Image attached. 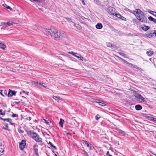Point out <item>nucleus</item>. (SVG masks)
I'll list each match as a JSON object with an SVG mask.
<instances>
[{"instance_id": "23", "label": "nucleus", "mask_w": 156, "mask_h": 156, "mask_svg": "<svg viewBox=\"0 0 156 156\" xmlns=\"http://www.w3.org/2000/svg\"><path fill=\"white\" fill-rule=\"evenodd\" d=\"M0 91H1L0 93L2 96H5L4 94H6V90H0Z\"/></svg>"}, {"instance_id": "8", "label": "nucleus", "mask_w": 156, "mask_h": 156, "mask_svg": "<svg viewBox=\"0 0 156 156\" xmlns=\"http://www.w3.org/2000/svg\"><path fill=\"white\" fill-rule=\"evenodd\" d=\"M15 23L14 22L10 23L9 22L7 23L2 22V25L4 27H7L10 26L11 25L14 24Z\"/></svg>"}, {"instance_id": "7", "label": "nucleus", "mask_w": 156, "mask_h": 156, "mask_svg": "<svg viewBox=\"0 0 156 156\" xmlns=\"http://www.w3.org/2000/svg\"><path fill=\"white\" fill-rule=\"evenodd\" d=\"M26 144V141L25 140H22L21 141L19 145V147L21 150H23Z\"/></svg>"}, {"instance_id": "26", "label": "nucleus", "mask_w": 156, "mask_h": 156, "mask_svg": "<svg viewBox=\"0 0 156 156\" xmlns=\"http://www.w3.org/2000/svg\"><path fill=\"white\" fill-rule=\"evenodd\" d=\"M3 120L4 121H7L9 122H10V121H11V119L9 118L4 119H3Z\"/></svg>"}, {"instance_id": "9", "label": "nucleus", "mask_w": 156, "mask_h": 156, "mask_svg": "<svg viewBox=\"0 0 156 156\" xmlns=\"http://www.w3.org/2000/svg\"><path fill=\"white\" fill-rule=\"evenodd\" d=\"M114 16L122 20L125 21L126 20V19L125 18L122 16L120 14H119V13H117L116 12V13L114 15Z\"/></svg>"}, {"instance_id": "60", "label": "nucleus", "mask_w": 156, "mask_h": 156, "mask_svg": "<svg viewBox=\"0 0 156 156\" xmlns=\"http://www.w3.org/2000/svg\"><path fill=\"white\" fill-rule=\"evenodd\" d=\"M155 23H156V19H155L154 21H153Z\"/></svg>"}, {"instance_id": "36", "label": "nucleus", "mask_w": 156, "mask_h": 156, "mask_svg": "<svg viewBox=\"0 0 156 156\" xmlns=\"http://www.w3.org/2000/svg\"><path fill=\"white\" fill-rule=\"evenodd\" d=\"M100 117V115H98L97 116H95V119L96 120H98L99 119Z\"/></svg>"}, {"instance_id": "4", "label": "nucleus", "mask_w": 156, "mask_h": 156, "mask_svg": "<svg viewBox=\"0 0 156 156\" xmlns=\"http://www.w3.org/2000/svg\"><path fill=\"white\" fill-rule=\"evenodd\" d=\"M115 8L112 7H109L107 9L108 13L114 16L116 12H115Z\"/></svg>"}, {"instance_id": "54", "label": "nucleus", "mask_w": 156, "mask_h": 156, "mask_svg": "<svg viewBox=\"0 0 156 156\" xmlns=\"http://www.w3.org/2000/svg\"><path fill=\"white\" fill-rule=\"evenodd\" d=\"M143 116H144V117H145L146 118V116H147V115H146V114H143Z\"/></svg>"}, {"instance_id": "31", "label": "nucleus", "mask_w": 156, "mask_h": 156, "mask_svg": "<svg viewBox=\"0 0 156 156\" xmlns=\"http://www.w3.org/2000/svg\"><path fill=\"white\" fill-rule=\"evenodd\" d=\"M119 54L123 57L124 58L126 57V55L125 54L121 52H119Z\"/></svg>"}, {"instance_id": "35", "label": "nucleus", "mask_w": 156, "mask_h": 156, "mask_svg": "<svg viewBox=\"0 0 156 156\" xmlns=\"http://www.w3.org/2000/svg\"><path fill=\"white\" fill-rule=\"evenodd\" d=\"M131 68H134L136 69H138L139 68L138 67L136 66L135 65H133V66H132Z\"/></svg>"}, {"instance_id": "32", "label": "nucleus", "mask_w": 156, "mask_h": 156, "mask_svg": "<svg viewBox=\"0 0 156 156\" xmlns=\"http://www.w3.org/2000/svg\"><path fill=\"white\" fill-rule=\"evenodd\" d=\"M112 44L110 43H107L106 44V45L107 46V47H111V46H112Z\"/></svg>"}, {"instance_id": "29", "label": "nucleus", "mask_w": 156, "mask_h": 156, "mask_svg": "<svg viewBox=\"0 0 156 156\" xmlns=\"http://www.w3.org/2000/svg\"><path fill=\"white\" fill-rule=\"evenodd\" d=\"M148 19L149 20L152 21H154L155 20V19L153 18L152 17L150 16L148 17Z\"/></svg>"}, {"instance_id": "47", "label": "nucleus", "mask_w": 156, "mask_h": 156, "mask_svg": "<svg viewBox=\"0 0 156 156\" xmlns=\"http://www.w3.org/2000/svg\"><path fill=\"white\" fill-rule=\"evenodd\" d=\"M31 117H28L27 118V120H31Z\"/></svg>"}, {"instance_id": "45", "label": "nucleus", "mask_w": 156, "mask_h": 156, "mask_svg": "<svg viewBox=\"0 0 156 156\" xmlns=\"http://www.w3.org/2000/svg\"><path fill=\"white\" fill-rule=\"evenodd\" d=\"M80 59L81 61H83V57H82L81 56H80Z\"/></svg>"}, {"instance_id": "52", "label": "nucleus", "mask_w": 156, "mask_h": 156, "mask_svg": "<svg viewBox=\"0 0 156 156\" xmlns=\"http://www.w3.org/2000/svg\"><path fill=\"white\" fill-rule=\"evenodd\" d=\"M153 13H154V14H152V15L156 17V12H154Z\"/></svg>"}, {"instance_id": "30", "label": "nucleus", "mask_w": 156, "mask_h": 156, "mask_svg": "<svg viewBox=\"0 0 156 156\" xmlns=\"http://www.w3.org/2000/svg\"><path fill=\"white\" fill-rule=\"evenodd\" d=\"M3 5L4 7H5L7 9H10V10H12V9L10 7H9V6H8L6 4H4Z\"/></svg>"}, {"instance_id": "25", "label": "nucleus", "mask_w": 156, "mask_h": 156, "mask_svg": "<svg viewBox=\"0 0 156 156\" xmlns=\"http://www.w3.org/2000/svg\"><path fill=\"white\" fill-rule=\"evenodd\" d=\"M65 18L67 20V21L69 22H71L73 23H74V22H73V21H72L71 20H72V19L71 18H68V17H65Z\"/></svg>"}, {"instance_id": "18", "label": "nucleus", "mask_w": 156, "mask_h": 156, "mask_svg": "<svg viewBox=\"0 0 156 156\" xmlns=\"http://www.w3.org/2000/svg\"><path fill=\"white\" fill-rule=\"evenodd\" d=\"M64 122V120L62 119H60V121L59 122V125L62 127H63V124Z\"/></svg>"}, {"instance_id": "20", "label": "nucleus", "mask_w": 156, "mask_h": 156, "mask_svg": "<svg viewBox=\"0 0 156 156\" xmlns=\"http://www.w3.org/2000/svg\"><path fill=\"white\" fill-rule=\"evenodd\" d=\"M153 53V52L151 51H148L146 52L147 55L149 56H151Z\"/></svg>"}, {"instance_id": "24", "label": "nucleus", "mask_w": 156, "mask_h": 156, "mask_svg": "<svg viewBox=\"0 0 156 156\" xmlns=\"http://www.w3.org/2000/svg\"><path fill=\"white\" fill-rule=\"evenodd\" d=\"M85 144L87 145V146L89 147L90 149H92L93 148L92 146L90 145L88 143V142L86 141H84Z\"/></svg>"}, {"instance_id": "16", "label": "nucleus", "mask_w": 156, "mask_h": 156, "mask_svg": "<svg viewBox=\"0 0 156 156\" xmlns=\"http://www.w3.org/2000/svg\"><path fill=\"white\" fill-rule=\"evenodd\" d=\"M103 27L102 24L101 23H98L96 25V27L97 29H101Z\"/></svg>"}, {"instance_id": "42", "label": "nucleus", "mask_w": 156, "mask_h": 156, "mask_svg": "<svg viewBox=\"0 0 156 156\" xmlns=\"http://www.w3.org/2000/svg\"><path fill=\"white\" fill-rule=\"evenodd\" d=\"M6 128H4V129H7V128L8 127V124H6L5 125Z\"/></svg>"}, {"instance_id": "61", "label": "nucleus", "mask_w": 156, "mask_h": 156, "mask_svg": "<svg viewBox=\"0 0 156 156\" xmlns=\"http://www.w3.org/2000/svg\"><path fill=\"white\" fill-rule=\"evenodd\" d=\"M154 122L156 123V118H155V120L154 121Z\"/></svg>"}, {"instance_id": "57", "label": "nucleus", "mask_w": 156, "mask_h": 156, "mask_svg": "<svg viewBox=\"0 0 156 156\" xmlns=\"http://www.w3.org/2000/svg\"><path fill=\"white\" fill-rule=\"evenodd\" d=\"M75 57H76V58H79V59L80 58V57L77 55L75 56Z\"/></svg>"}, {"instance_id": "37", "label": "nucleus", "mask_w": 156, "mask_h": 156, "mask_svg": "<svg viewBox=\"0 0 156 156\" xmlns=\"http://www.w3.org/2000/svg\"><path fill=\"white\" fill-rule=\"evenodd\" d=\"M69 53L70 54H71L72 55H74L75 54H77L76 53H75L73 51H71V52H69Z\"/></svg>"}, {"instance_id": "56", "label": "nucleus", "mask_w": 156, "mask_h": 156, "mask_svg": "<svg viewBox=\"0 0 156 156\" xmlns=\"http://www.w3.org/2000/svg\"><path fill=\"white\" fill-rule=\"evenodd\" d=\"M53 148L55 149H57V148H56V147L55 146H54L53 147Z\"/></svg>"}, {"instance_id": "21", "label": "nucleus", "mask_w": 156, "mask_h": 156, "mask_svg": "<svg viewBox=\"0 0 156 156\" xmlns=\"http://www.w3.org/2000/svg\"><path fill=\"white\" fill-rule=\"evenodd\" d=\"M52 98L53 99H54L56 101H59V100H61L62 99L61 98H60L59 97H57L55 96H53Z\"/></svg>"}, {"instance_id": "55", "label": "nucleus", "mask_w": 156, "mask_h": 156, "mask_svg": "<svg viewBox=\"0 0 156 156\" xmlns=\"http://www.w3.org/2000/svg\"><path fill=\"white\" fill-rule=\"evenodd\" d=\"M49 144L51 146L53 145V144L50 142H49Z\"/></svg>"}, {"instance_id": "49", "label": "nucleus", "mask_w": 156, "mask_h": 156, "mask_svg": "<svg viewBox=\"0 0 156 156\" xmlns=\"http://www.w3.org/2000/svg\"><path fill=\"white\" fill-rule=\"evenodd\" d=\"M94 1L95 2H96V3H99V0H94Z\"/></svg>"}, {"instance_id": "38", "label": "nucleus", "mask_w": 156, "mask_h": 156, "mask_svg": "<svg viewBox=\"0 0 156 156\" xmlns=\"http://www.w3.org/2000/svg\"><path fill=\"white\" fill-rule=\"evenodd\" d=\"M69 53L70 54H71L72 55H74L75 54H77L76 53H75L73 51H71V52H69Z\"/></svg>"}, {"instance_id": "50", "label": "nucleus", "mask_w": 156, "mask_h": 156, "mask_svg": "<svg viewBox=\"0 0 156 156\" xmlns=\"http://www.w3.org/2000/svg\"><path fill=\"white\" fill-rule=\"evenodd\" d=\"M81 0L82 1V4L83 5H85V3L84 2V0Z\"/></svg>"}, {"instance_id": "53", "label": "nucleus", "mask_w": 156, "mask_h": 156, "mask_svg": "<svg viewBox=\"0 0 156 156\" xmlns=\"http://www.w3.org/2000/svg\"><path fill=\"white\" fill-rule=\"evenodd\" d=\"M148 12L150 13H151V12H154V11H151V10H149L148 11Z\"/></svg>"}, {"instance_id": "13", "label": "nucleus", "mask_w": 156, "mask_h": 156, "mask_svg": "<svg viewBox=\"0 0 156 156\" xmlns=\"http://www.w3.org/2000/svg\"><path fill=\"white\" fill-rule=\"evenodd\" d=\"M141 28L143 30L145 31L147 30L150 28L149 27L146 26L145 25H143Z\"/></svg>"}, {"instance_id": "33", "label": "nucleus", "mask_w": 156, "mask_h": 156, "mask_svg": "<svg viewBox=\"0 0 156 156\" xmlns=\"http://www.w3.org/2000/svg\"><path fill=\"white\" fill-rule=\"evenodd\" d=\"M34 150L36 154V155H37L38 154V149L36 148H34Z\"/></svg>"}, {"instance_id": "11", "label": "nucleus", "mask_w": 156, "mask_h": 156, "mask_svg": "<svg viewBox=\"0 0 156 156\" xmlns=\"http://www.w3.org/2000/svg\"><path fill=\"white\" fill-rule=\"evenodd\" d=\"M145 36L149 38H151L154 35L153 30L151 33H147L145 34Z\"/></svg>"}, {"instance_id": "1", "label": "nucleus", "mask_w": 156, "mask_h": 156, "mask_svg": "<svg viewBox=\"0 0 156 156\" xmlns=\"http://www.w3.org/2000/svg\"><path fill=\"white\" fill-rule=\"evenodd\" d=\"M44 32L48 35L50 34L52 37L56 38H62L65 37V34L63 31H58L55 30L52 32L51 28H49L44 29Z\"/></svg>"}, {"instance_id": "40", "label": "nucleus", "mask_w": 156, "mask_h": 156, "mask_svg": "<svg viewBox=\"0 0 156 156\" xmlns=\"http://www.w3.org/2000/svg\"><path fill=\"white\" fill-rule=\"evenodd\" d=\"M73 25L77 29H80V27H77V26H76V24L75 23H73Z\"/></svg>"}, {"instance_id": "27", "label": "nucleus", "mask_w": 156, "mask_h": 156, "mask_svg": "<svg viewBox=\"0 0 156 156\" xmlns=\"http://www.w3.org/2000/svg\"><path fill=\"white\" fill-rule=\"evenodd\" d=\"M111 48L112 49L115 50H116L117 48V47L116 46L112 44V46H111Z\"/></svg>"}, {"instance_id": "15", "label": "nucleus", "mask_w": 156, "mask_h": 156, "mask_svg": "<svg viewBox=\"0 0 156 156\" xmlns=\"http://www.w3.org/2000/svg\"><path fill=\"white\" fill-rule=\"evenodd\" d=\"M135 108L136 110L138 111L141 110L142 108L140 105H137L135 106Z\"/></svg>"}, {"instance_id": "64", "label": "nucleus", "mask_w": 156, "mask_h": 156, "mask_svg": "<svg viewBox=\"0 0 156 156\" xmlns=\"http://www.w3.org/2000/svg\"><path fill=\"white\" fill-rule=\"evenodd\" d=\"M109 156H112L111 155L109 154Z\"/></svg>"}, {"instance_id": "6", "label": "nucleus", "mask_w": 156, "mask_h": 156, "mask_svg": "<svg viewBox=\"0 0 156 156\" xmlns=\"http://www.w3.org/2000/svg\"><path fill=\"white\" fill-rule=\"evenodd\" d=\"M118 59L120 60L123 64L128 65V66L132 67V66H133V64L131 63H129L127 61L121 58V57L117 56Z\"/></svg>"}, {"instance_id": "2", "label": "nucleus", "mask_w": 156, "mask_h": 156, "mask_svg": "<svg viewBox=\"0 0 156 156\" xmlns=\"http://www.w3.org/2000/svg\"><path fill=\"white\" fill-rule=\"evenodd\" d=\"M133 14L137 19L141 22L145 23L147 22V19L144 16V12L139 9H136L133 11Z\"/></svg>"}, {"instance_id": "51", "label": "nucleus", "mask_w": 156, "mask_h": 156, "mask_svg": "<svg viewBox=\"0 0 156 156\" xmlns=\"http://www.w3.org/2000/svg\"><path fill=\"white\" fill-rule=\"evenodd\" d=\"M10 123V124L12 125H13L14 124V123L12 122V120L11 119V121H10V122H9Z\"/></svg>"}, {"instance_id": "41", "label": "nucleus", "mask_w": 156, "mask_h": 156, "mask_svg": "<svg viewBox=\"0 0 156 156\" xmlns=\"http://www.w3.org/2000/svg\"><path fill=\"white\" fill-rule=\"evenodd\" d=\"M18 131L20 133H22L23 132V131L21 129H19Z\"/></svg>"}, {"instance_id": "22", "label": "nucleus", "mask_w": 156, "mask_h": 156, "mask_svg": "<svg viewBox=\"0 0 156 156\" xmlns=\"http://www.w3.org/2000/svg\"><path fill=\"white\" fill-rule=\"evenodd\" d=\"M0 47L1 48L4 49L6 48V46L4 44L1 43H0Z\"/></svg>"}, {"instance_id": "10", "label": "nucleus", "mask_w": 156, "mask_h": 156, "mask_svg": "<svg viewBox=\"0 0 156 156\" xmlns=\"http://www.w3.org/2000/svg\"><path fill=\"white\" fill-rule=\"evenodd\" d=\"M32 84L36 85L37 87L41 85L42 87H43L44 88L46 87V86L43 85V83H38L37 81L33 82Z\"/></svg>"}, {"instance_id": "48", "label": "nucleus", "mask_w": 156, "mask_h": 156, "mask_svg": "<svg viewBox=\"0 0 156 156\" xmlns=\"http://www.w3.org/2000/svg\"><path fill=\"white\" fill-rule=\"evenodd\" d=\"M153 33L154 34V35H155V36H156V30H153Z\"/></svg>"}, {"instance_id": "19", "label": "nucleus", "mask_w": 156, "mask_h": 156, "mask_svg": "<svg viewBox=\"0 0 156 156\" xmlns=\"http://www.w3.org/2000/svg\"><path fill=\"white\" fill-rule=\"evenodd\" d=\"M116 129L117 131L120 133L122 134L123 135H124L125 134V132L124 131L121 130L120 129L118 128H116Z\"/></svg>"}, {"instance_id": "39", "label": "nucleus", "mask_w": 156, "mask_h": 156, "mask_svg": "<svg viewBox=\"0 0 156 156\" xmlns=\"http://www.w3.org/2000/svg\"><path fill=\"white\" fill-rule=\"evenodd\" d=\"M12 117H15L18 116V115L15 114H13L12 115Z\"/></svg>"}, {"instance_id": "58", "label": "nucleus", "mask_w": 156, "mask_h": 156, "mask_svg": "<svg viewBox=\"0 0 156 156\" xmlns=\"http://www.w3.org/2000/svg\"><path fill=\"white\" fill-rule=\"evenodd\" d=\"M109 152L108 151L107 152V153H106V155H109Z\"/></svg>"}, {"instance_id": "12", "label": "nucleus", "mask_w": 156, "mask_h": 156, "mask_svg": "<svg viewBox=\"0 0 156 156\" xmlns=\"http://www.w3.org/2000/svg\"><path fill=\"white\" fill-rule=\"evenodd\" d=\"M16 92L15 91L9 90V91L8 93V96L9 97H11L13 95H16Z\"/></svg>"}, {"instance_id": "46", "label": "nucleus", "mask_w": 156, "mask_h": 156, "mask_svg": "<svg viewBox=\"0 0 156 156\" xmlns=\"http://www.w3.org/2000/svg\"><path fill=\"white\" fill-rule=\"evenodd\" d=\"M4 150L3 149L1 148V150H0V152L1 153H2L4 151Z\"/></svg>"}, {"instance_id": "62", "label": "nucleus", "mask_w": 156, "mask_h": 156, "mask_svg": "<svg viewBox=\"0 0 156 156\" xmlns=\"http://www.w3.org/2000/svg\"><path fill=\"white\" fill-rule=\"evenodd\" d=\"M0 119H2V120H3V119H3L2 118V117H0Z\"/></svg>"}, {"instance_id": "14", "label": "nucleus", "mask_w": 156, "mask_h": 156, "mask_svg": "<svg viewBox=\"0 0 156 156\" xmlns=\"http://www.w3.org/2000/svg\"><path fill=\"white\" fill-rule=\"evenodd\" d=\"M146 118L148 120L154 122L155 118L147 115V116H146Z\"/></svg>"}, {"instance_id": "17", "label": "nucleus", "mask_w": 156, "mask_h": 156, "mask_svg": "<svg viewBox=\"0 0 156 156\" xmlns=\"http://www.w3.org/2000/svg\"><path fill=\"white\" fill-rule=\"evenodd\" d=\"M97 103H98L99 105L101 106H105L106 105V104L104 101H103L100 102H97Z\"/></svg>"}, {"instance_id": "59", "label": "nucleus", "mask_w": 156, "mask_h": 156, "mask_svg": "<svg viewBox=\"0 0 156 156\" xmlns=\"http://www.w3.org/2000/svg\"><path fill=\"white\" fill-rule=\"evenodd\" d=\"M23 92L25 93H27V94H28L29 93L27 91H24Z\"/></svg>"}, {"instance_id": "43", "label": "nucleus", "mask_w": 156, "mask_h": 156, "mask_svg": "<svg viewBox=\"0 0 156 156\" xmlns=\"http://www.w3.org/2000/svg\"><path fill=\"white\" fill-rule=\"evenodd\" d=\"M45 122L48 125H49V121H46V120H44Z\"/></svg>"}, {"instance_id": "44", "label": "nucleus", "mask_w": 156, "mask_h": 156, "mask_svg": "<svg viewBox=\"0 0 156 156\" xmlns=\"http://www.w3.org/2000/svg\"><path fill=\"white\" fill-rule=\"evenodd\" d=\"M38 146V145L37 144H35L34 146H33V147L34 148H36V147H37Z\"/></svg>"}, {"instance_id": "3", "label": "nucleus", "mask_w": 156, "mask_h": 156, "mask_svg": "<svg viewBox=\"0 0 156 156\" xmlns=\"http://www.w3.org/2000/svg\"><path fill=\"white\" fill-rule=\"evenodd\" d=\"M31 134H33L32 136V138L35 140L37 142L41 143L42 142V139L41 138L39 137V136L33 132H31Z\"/></svg>"}, {"instance_id": "5", "label": "nucleus", "mask_w": 156, "mask_h": 156, "mask_svg": "<svg viewBox=\"0 0 156 156\" xmlns=\"http://www.w3.org/2000/svg\"><path fill=\"white\" fill-rule=\"evenodd\" d=\"M135 97L137 100L140 102H144V101L145 98L140 94H136L135 95Z\"/></svg>"}, {"instance_id": "28", "label": "nucleus", "mask_w": 156, "mask_h": 156, "mask_svg": "<svg viewBox=\"0 0 156 156\" xmlns=\"http://www.w3.org/2000/svg\"><path fill=\"white\" fill-rule=\"evenodd\" d=\"M43 0H33L32 2H35L37 3H38L41 2H42Z\"/></svg>"}, {"instance_id": "63", "label": "nucleus", "mask_w": 156, "mask_h": 156, "mask_svg": "<svg viewBox=\"0 0 156 156\" xmlns=\"http://www.w3.org/2000/svg\"><path fill=\"white\" fill-rule=\"evenodd\" d=\"M76 54H75L73 55V56H74L75 57V56H76Z\"/></svg>"}, {"instance_id": "34", "label": "nucleus", "mask_w": 156, "mask_h": 156, "mask_svg": "<svg viewBox=\"0 0 156 156\" xmlns=\"http://www.w3.org/2000/svg\"><path fill=\"white\" fill-rule=\"evenodd\" d=\"M5 115V113L2 112V110H0V115Z\"/></svg>"}]
</instances>
